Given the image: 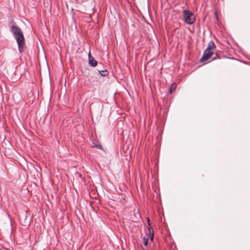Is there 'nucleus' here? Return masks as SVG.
Instances as JSON below:
<instances>
[{
    "label": "nucleus",
    "mask_w": 250,
    "mask_h": 250,
    "mask_svg": "<svg viewBox=\"0 0 250 250\" xmlns=\"http://www.w3.org/2000/svg\"><path fill=\"white\" fill-rule=\"evenodd\" d=\"M88 62L90 65L95 67L97 64V62L93 58L90 53L88 54Z\"/></svg>",
    "instance_id": "obj_4"
},
{
    "label": "nucleus",
    "mask_w": 250,
    "mask_h": 250,
    "mask_svg": "<svg viewBox=\"0 0 250 250\" xmlns=\"http://www.w3.org/2000/svg\"><path fill=\"white\" fill-rule=\"evenodd\" d=\"M94 146L98 149H103L102 146L100 144L95 145Z\"/></svg>",
    "instance_id": "obj_8"
},
{
    "label": "nucleus",
    "mask_w": 250,
    "mask_h": 250,
    "mask_svg": "<svg viewBox=\"0 0 250 250\" xmlns=\"http://www.w3.org/2000/svg\"><path fill=\"white\" fill-rule=\"evenodd\" d=\"M176 88V84L174 83H171L169 88V92L171 94L175 90Z\"/></svg>",
    "instance_id": "obj_5"
},
{
    "label": "nucleus",
    "mask_w": 250,
    "mask_h": 250,
    "mask_svg": "<svg viewBox=\"0 0 250 250\" xmlns=\"http://www.w3.org/2000/svg\"><path fill=\"white\" fill-rule=\"evenodd\" d=\"M151 239L152 240L153 239V237L151 236Z\"/></svg>",
    "instance_id": "obj_11"
},
{
    "label": "nucleus",
    "mask_w": 250,
    "mask_h": 250,
    "mask_svg": "<svg viewBox=\"0 0 250 250\" xmlns=\"http://www.w3.org/2000/svg\"><path fill=\"white\" fill-rule=\"evenodd\" d=\"M11 31L14 35L15 39L17 42L19 51L20 53L22 52L25 45V39L21 29L18 26L13 25L11 27Z\"/></svg>",
    "instance_id": "obj_1"
},
{
    "label": "nucleus",
    "mask_w": 250,
    "mask_h": 250,
    "mask_svg": "<svg viewBox=\"0 0 250 250\" xmlns=\"http://www.w3.org/2000/svg\"><path fill=\"white\" fill-rule=\"evenodd\" d=\"M99 72L102 76H105L108 75V71L106 69L102 70H98Z\"/></svg>",
    "instance_id": "obj_6"
},
{
    "label": "nucleus",
    "mask_w": 250,
    "mask_h": 250,
    "mask_svg": "<svg viewBox=\"0 0 250 250\" xmlns=\"http://www.w3.org/2000/svg\"><path fill=\"white\" fill-rule=\"evenodd\" d=\"M215 45L213 41H210L207 48L204 51L203 56L200 59V62H204L208 60L211 56L213 54V50L215 48Z\"/></svg>",
    "instance_id": "obj_2"
},
{
    "label": "nucleus",
    "mask_w": 250,
    "mask_h": 250,
    "mask_svg": "<svg viewBox=\"0 0 250 250\" xmlns=\"http://www.w3.org/2000/svg\"><path fill=\"white\" fill-rule=\"evenodd\" d=\"M217 57H218V55L216 54V56L212 58V60H215L217 58Z\"/></svg>",
    "instance_id": "obj_9"
},
{
    "label": "nucleus",
    "mask_w": 250,
    "mask_h": 250,
    "mask_svg": "<svg viewBox=\"0 0 250 250\" xmlns=\"http://www.w3.org/2000/svg\"><path fill=\"white\" fill-rule=\"evenodd\" d=\"M149 218H147L148 225V226H150V224H149Z\"/></svg>",
    "instance_id": "obj_10"
},
{
    "label": "nucleus",
    "mask_w": 250,
    "mask_h": 250,
    "mask_svg": "<svg viewBox=\"0 0 250 250\" xmlns=\"http://www.w3.org/2000/svg\"><path fill=\"white\" fill-rule=\"evenodd\" d=\"M147 241H148L147 238H146L144 236L143 238V241L144 244L145 246H147Z\"/></svg>",
    "instance_id": "obj_7"
},
{
    "label": "nucleus",
    "mask_w": 250,
    "mask_h": 250,
    "mask_svg": "<svg viewBox=\"0 0 250 250\" xmlns=\"http://www.w3.org/2000/svg\"><path fill=\"white\" fill-rule=\"evenodd\" d=\"M183 18L184 22L190 25L193 24L195 21L194 14L188 10H184Z\"/></svg>",
    "instance_id": "obj_3"
}]
</instances>
